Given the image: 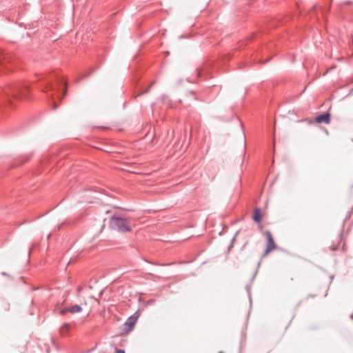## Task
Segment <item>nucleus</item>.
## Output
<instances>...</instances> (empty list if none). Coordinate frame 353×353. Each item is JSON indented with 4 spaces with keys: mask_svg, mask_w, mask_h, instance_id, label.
Wrapping results in <instances>:
<instances>
[{
    "mask_svg": "<svg viewBox=\"0 0 353 353\" xmlns=\"http://www.w3.org/2000/svg\"><path fill=\"white\" fill-rule=\"evenodd\" d=\"M52 89V85L51 84H48L47 85L46 88H45V90H43V92H47L50 90Z\"/></svg>",
    "mask_w": 353,
    "mask_h": 353,
    "instance_id": "12",
    "label": "nucleus"
},
{
    "mask_svg": "<svg viewBox=\"0 0 353 353\" xmlns=\"http://www.w3.org/2000/svg\"><path fill=\"white\" fill-rule=\"evenodd\" d=\"M110 225L112 228L121 232L131 231V225L126 219L114 216L110 220Z\"/></svg>",
    "mask_w": 353,
    "mask_h": 353,
    "instance_id": "2",
    "label": "nucleus"
},
{
    "mask_svg": "<svg viewBox=\"0 0 353 353\" xmlns=\"http://www.w3.org/2000/svg\"><path fill=\"white\" fill-rule=\"evenodd\" d=\"M265 234L267 236V245L265 250L263 254V256H267L270 252L276 249V245L274 241L271 232H267Z\"/></svg>",
    "mask_w": 353,
    "mask_h": 353,
    "instance_id": "3",
    "label": "nucleus"
},
{
    "mask_svg": "<svg viewBox=\"0 0 353 353\" xmlns=\"http://www.w3.org/2000/svg\"><path fill=\"white\" fill-rule=\"evenodd\" d=\"M115 353H125L123 350H117Z\"/></svg>",
    "mask_w": 353,
    "mask_h": 353,
    "instance_id": "14",
    "label": "nucleus"
},
{
    "mask_svg": "<svg viewBox=\"0 0 353 353\" xmlns=\"http://www.w3.org/2000/svg\"><path fill=\"white\" fill-rule=\"evenodd\" d=\"M155 83V81H152L150 85V87L145 91L141 92L139 95H141V94H145V93H147L149 92L150 90V88H151V86H152Z\"/></svg>",
    "mask_w": 353,
    "mask_h": 353,
    "instance_id": "11",
    "label": "nucleus"
},
{
    "mask_svg": "<svg viewBox=\"0 0 353 353\" xmlns=\"http://www.w3.org/2000/svg\"><path fill=\"white\" fill-rule=\"evenodd\" d=\"M64 85H65V90H64V92H63V96H65L66 94V92H67V89H66L67 83L65 82Z\"/></svg>",
    "mask_w": 353,
    "mask_h": 353,
    "instance_id": "13",
    "label": "nucleus"
},
{
    "mask_svg": "<svg viewBox=\"0 0 353 353\" xmlns=\"http://www.w3.org/2000/svg\"><path fill=\"white\" fill-rule=\"evenodd\" d=\"M218 353H223V352H222V351H220V352H219Z\"/></svg>",
    "mask_w": 353,
    "mask_h": 353,
    "instance_id": "17",
    "label": "nucleus"
},
{
    "mask_svg": "<svg viewBox=\"0 0 353 353\" xmlns=\"http://www.w3.org/2000/svg\"><path fill=\"white\" fill-rule=\"evenodd\" d=\"M330 249L333 251L339 250L340 249L344 250H345V243H342V233H341L334 241H332V243L330 246Z\"/></svg>",
    "mask_w": 353,
    "mask_h": 353,
    "instance_id": "4",
    "label": "nucleus"
},
{
    "mask_svg": "<svg viewBox=\"0 0 353 353\" xmlns=\"http://www.w3.org/2000/svg\"><path fill=\"white\" fill-rule=\"evenodd\" d=\"M82 310V308L79 305H74L70 307H67L63 309H60L59 313L63 315L68 312L70 313H78Z\"/></svg>",
    "mask_w": 353,
    "mask_h": 353,
    "instance_id": "5",
    "label": "nucleus"
},
{
    "mask_svg": "<svg viewBox=\"0 0 353 353\" xmlns=\"http://www.w3.org/2000/svg\"><path fill=\"white\" fill-rule=\"evenodd\" d=\"M53 108H54V110H55V109H57V105L56 104H54V105H53Z\"/></svg>",
    "mask_w": 353,
    "mask_h": 353,
    "instance_id": "15",
    "label": "nucleus"
},
{
    "mask_svg": "<svg viewBox=\"0 0 353 353\" xmlns=\"http://www.w3.org/2000/svg\"><path fill=\"white\" fill-rule=\"evenodd\" d=\"M315 121L319 123H325L328 124L330 123V114L328 112L323 113L315 117Z\"/></svg>",
    "mask_w": 353,
    "mask_h": 353,
    "instance_id": "7",
    "label": "nucleus"
},
{
    "mask_svg": "<svg viewBox=\"0 0 353 353\" xmlns=\"http://www.w3.org/2000/svg\"><path fill=\"white\" fill-rule=\"evenodd\" d=\"M28 92L29 85L26 83H17L8 86L5 89V93L6 94L10 103H11V99L15 100L28 99Z\"/></svg>",
    "mask_w": 353,
    "mask_h": 353,
    "instance_id": "1",
    "label": "nucleus"
},
{
    "mask_svg": "<svg viewBox=\"0 0 353 353\" xmlns=\"http://www.w3.org/2000/svg\"><path fill=\"white\" fill-rule=\"evenodd\" d=\"M10 57L8 55L0 52V65L5 64L6 61H10Z\"/></svg>",
    "mask_w": 353,
    "mask_h": 353,
    "instance_id": "9",
    "label": "nucleus"
},
{
    "mask_svg": "<svg viewBox=\"0 0 353 353\" xmlns=\"http://www.w3.org/2000/svg\"><path fill=\"white\" fill-rule=\"evenodd\" d=\"M69 329H70V325L66 323L65 325H63V327H61V334H66L68 331H69Z\"/></svg>",
    "mask_w": 353,
    "mask_h": 353,
    "instance_id": "10",
    "label": "nucleus"
},
{
    "mask_svg": "<svg viewBox=\"0 0 353 353\" xmlns=\"http://www.w3.org/2000/svg\"><path fill=\"white\" fill-rule=\"evenodd\" d=\"M351 319H353V314H352V315H351Z\"/></svg>",
    "mask_w": 353,
    "mask_h": 353,
    "instance_id": "16",
    "label": "nucleus"
},
{
    "mask_svg": "<svg viewBox=\"0 0 353 353\" xmlns=\"http://www.w3.org/2000/svg\"><path fill=\"white\" fill-rule=\"evenodd\" d=\"M137 321V317L134 315L130 316L127 321H125L124 326L125 330L127 332H130L134 328Z\"/></svg>",
    "mask_w": 353,
    "mask_h": 353,
    "instance_id": "6",
    "label": "nucleus"
},
{
    "mask_svg": "<svg viewBox=\"0 0 353 353\" xmlns=\"http://www.w3.org/2000/svg\"><path fill=\"white\" fill-rule=\"evenodd\" d=\"M253 220L256 223H261L262 221V214L260 208H255L252 216Z\"/></svg>",
    "mask_w": 353,
    "mask_h": 353,
    "instance_id": "8",
    "label": "nucleus"
},
{
    "mask_svg": "<svg viewBox=\"0 0 353 353\" xmlns=\"http://www.w3.org/2000/svg\"><path fill=\"white\" fill-rule=\"evenodd\" d=\"M1 108V105H0V109Z\"/></svg>",
    "mask_w": 353,
    "mask_h": 353,
    "instance_id": "18",
    "label": "nucleus"
}]
</instances>
